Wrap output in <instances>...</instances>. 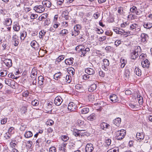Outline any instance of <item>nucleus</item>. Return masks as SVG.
Segmentation results:
<instances>
[{"label": "nucleus", "mask_w": 152, "mask_h": 152, "mask_svg": "<svg viewBox=\"0 0 152 152\" xmlns=\"http://www.w3.org/2000/svg\"><path fill=\"white\" fill-rule=\"evenodd\" d=\"M110 99L112 102H116L118 101L117 96L115 94H113L110 96Z\"/></svg>", "instance_id": "f8f14e48"}, {"label": "nucleus", "mask_w": 152, "mask_h": 152, "mask_svg": "<svg viewBox=\"0 0 152 152\" xmlns=\"http://www.w3.org/2000/svg\"><path fill=\"white\" fill-rule=\"evenodd\" d=\"M85 71L88 75H92L94 74L95 73L94 70L90 68L86 69Z\"/></svg>", "instance_id": "4468645a"}, {"label": "nucleus", "mask_w": 152, "mask_h": 152, "mask_svg": "<svg viewBox=\"0 0 152 152\" xmlns=\"http://www.w3.org/2000/svg\"><path fill=\"white\" fill-rule=\"evenodd\" d=\"M46 33V32L44 30L41 31L39 33V35L40 36H39V38H42V37L45 35Z\"/></svg>", "instance_id": "49530a36"}, {"label": "nucleus", "mask_w": 152, "mask_h": 152, "mask_svg": "<svg viewBox=\"0 0 152 152\" xmlns=\"http://www.w3.org/2000/svg\"><path fill=\"white\" fill-rule=\"evenodd\" d=\"M141 64L143 67L148 68L149 66V62L147 59L141 62Z\"/></svg>", "instance_id": "2eb2a0df"}, {"label": "nucleus", "mask_w": 152, "mask_h": 152, "mask_svg": "<svg viewBox=\"0 0 152 152\" xmlns=\"http://www.w3.org/2000/svg\"><path fill=\"white\" fill-rule=\"evenodd\" d=\"M136 136L138 140L140 139L142 140L143 139L144 137V136L142 133H137Z\"/></svg>", "instance_id": "a878e982"}, {"label": "nucleus", "mask_w": 152, "mask_h": 152, "mask_svg": "<svg viewBox=\"0 0 152 152\" xmlns=\"http://www.w3.org/2000/svg\"><path fill=\"white\" fill-rule=\"evenodd\" d=\"M89 111V109L88 107H83L81 109L80 113L82 114L88 113Z\"/></svg>", "instance_id": "aec40b11"}, {"label": "nucleus", "mask_w": 152, "mask_h": 152, "mask_svg": "<svg viewBox=\"0 0 152 152\" xmlns=\"http://www.w3.org/2000/svg\"><path fill=\"white\" fill-rule=\"evenodd\" d=\"M15 81L11 79H6L5 80V83L9 86H11L13 85Z\"/></svg>", "instance_id": "ddd939ff"}, {"label": "nucleus", "mask_w": 152, "mask_h": 152, "mask_svg": "<svg viewBox=\"0 0 152 152\" xmlns=\"http://www.w3.org/2000/svg\"><path fill=\"white\" fill-rule=\"evenodd\" d=\"M7 74V71L5 70H3L0 72V76L2 77H4L6 76Z\"/></svg>", "instance_id": "e433bc0d"}, {"label": "nucleus", "mask_w": 152, "mask_h": 152, "mask_svg": "<svg viewBox=\"0 0 152 152\" xmlns=\"http://www.w3.org/2000/svg\"><path fill=\"white\" fill-rule=\"evenodd\" d=\"M77 123L79 125H82L83 124V121L81 120L78 119L77 121Z\"/></svg>", "instance_id": "0e129e2a"}, {"label": "nucleus", "mask_w": 152, "mask_h": 152, "mask_svg": "<svg viewBox=\"0 0 152 152\" xmlns=\"http://www.w3.org/2000/svg\"><path fill=\"white\" fill-rule=\"evenodd\" d=\"M79 130L76 129H74L73 134L75 136L79 137Z\"/></svg>", "instance_id": "ea45409f"}, {"label": "nucleus", "mask_w": 152, "mask_h": 152, "mask_svg": "<svg viewBox=\"0 0 152 152\" xmlns=\"http://www.w3.org/2000/svg\"><path fill=\"white\" fill-rule=\"evenodd\" d=\"M3 62L5 65L8 68L10 67L12 65V60L11 59H5Z\"/></svg>", "instance_id": "9b49d317"}, {"label": "nucleus", "mask_w": 152, "mask_h": 152, "mask_svg": "<svg viewBox=\"0 0 152 152\" xmlns=\"http://www.w3.org/2000/svg\"><path fill=\"white\" fill-rule=\"evenodd\" d=\"M69 139L68 137L66 135H63L62 136V139L64 142H66Z\"/></svg>", "instance_id": "8fccbe9b"}, {"label": "nucleus", "mask_w": 152, "mask_h": 152, "mask_svg": "<svg viewBox=\"0 0 152 152\" xmlns=\"http://www.w3.org/2000/svg\"><path fill=\"white\" fill-rule=\"evenodd\" d=\"M93 145L91 143L87 144L85 148L86 152H92L94 150Z\"/></svg>", "instance_id": "6e6552de"}, {"label": "nucleus", "mask_w": 152, "mask_h": 152, "mask_svg": "<svg viewBox=\"0 0 152 152\" xmlns=\"http://www.w3.org/2000/svg\"><path fill=\"white\" fill-rule=\"evenodd\" d=\"M18 41V37L15 34L13 36L12 39V42L15 46H16L18 45L19 44Z\"/></svg>", "instance_id": "1a4fd4ad"}, {"label": "nucleus", "mask_w": 152, "mask_h": 152, "mask_svg": "<svg viewBox=\"0 0 152 152\" xmlns=\"http://www.w3.org/2000/svg\"><path fill=\"white\" fill-rule=\"evenodd\" d=\"M68 33V30L66 29H64L62 30L59 33V34L63 36L65 35Z\"/></svg>", "instance_id": "79ce46f5"}, {"label": "nucleus", "mask_w": 152, "mask_h": 152, "mask_svg": "<svg viewBox=\"0 0 152 152\" xmlns=\"http://www.w3.org/2000/svg\"><path fill=\"white\" fill-rule=\"evenodd\" d=\"M56 148L54 146L51 147L49 149V152H56Z\"/></svg>", "instance_id": "864d4df0"}, {"label": "nucleus", "mask_w": 152, "mask_h": 152, "mask_svg": "<svg viewBox=\"0 0 152 152\" xmlns=\"http://www.w3.org/2000/svg\"><path fill=\"white\" fill-rule=\"evenodd\" d=\"M48 14L46 13L43 14H42L41 16H39L38 18V20H39L41 21L43 20L44 19H46L48 17Z\"/></svg>", "instance_id": "c85d7f7f"}, {"label": "nucleus", "mask_w": 152, "mask_h": 152, "mask_svg": "<svg viewBox=\"0 0 152 152\" xmlns=\"http://www.w3.org/2000/svg\"><path fill=\"white\" fill-rule=\"evenodd\" d=\"M42 4L48 7H50L51 5V3L49 1L46 0L42 2Z\"/></svg>", "instance_id": "412c9836"}, {"label": "nucleus", "mask_w": 152, "mask_h": 152, "mask_svg": "<svg viewBox=\"0 0 152 152\" xmlns=\"http://www.w3.org/2000/svg\"><path fill=\"white\" fill-rule=\"evenodd\" d=\"M63 102V100L60 96L56 97L54 100V103L57 106L60 105Z\"/></svg>", "instance_id": "9d476101"}, {"label": "nucleus", "mask_w": 152, "mask_h": 152, "mask_svg": "<svg viewBox=\"0 0 152 152\" xmlns=\"http://www.w3.org/2000/svg\"><path fill=\"white\" fill-rule=\"evenodd\" d=\"M32 104L34 106L37 105L39 104V101L36 99H34L31 102Z\"/></svg>", "instance_id": "37998d69"}, {"label": "nucleus", "mask_w": 152, "mask_h": 152, "mask_svg": "<svg viewBox=\"0 0 152 152\" xmlns=\"http://www.w3.org/2000/svg\"><path fill=\"white\" fill-rule=\"evenodd\" d=\"M7 43L6 42H4L2 44V47L3 48V50H4L5 49H6L8 48L7 47Z\"/></svg>", "instance_id": "338daca9"}, {"label": "nucleus", "mask_w": 152, "mask_h": 152, "mask_svg": "<svg viewBox=\"0 0 152 152\" xmlns=\"http://www.w3.org/2000/svg\"><path fill=\"white\" fill-rule=\"evenodd\" d=\"M95 115L94 113L91 114L88 117V120L91 121L94 120L96 118Z\"/></svg>", "instance_id": "2f4dec72"}, {"label": "nucleus", "mask_w": 152, "mask_h": 152, "mask_svg": "<svg viewBox=\"0 0 152 152\" xmlns=\"http://www.w3.org/2000/svg\"><path fill=\"white\" fill-rule=\"evenodd\" d=\"M12 23V21L10 18H7L4 22V24L6 26L11 25Z\"/></svg>", "instance_id": "5701e85b"}, {"label": "nucleus", "mask_w": 152, "mask_h": 152, "mask_svg": "<svg viewBox=\"0 0 152 152\" xmlns=\"http://www.w3.org/2000/svg\"><path fill=\"white\" fill-rule=\"evenodd\" d=\"M88 97L89 101L90 102H92L95 100V96L92 94H89Z\"/></svg>", "instance_id": "72a5a7b5"}, {"label": "nucleus", "mask_w": 152, "mask_h": 152, "mask_svg": "<svg viewBox=\"0 0 152 152\" xmlns=\"http://www.w3.org/2000/svg\"><path fill=\"white\" fill-rule=\"evenodd\" d=\"M134 72L138 76H140L141 75V70L138 67H136L135 69Z\"/></svg>", "instance_id": "c756f323"}, {"label": "nucleus", "mask_w": 152, "mask_h": 152, "mask_svg": "<svg viewBox=\"0 0 152 152\" xmlns=\"http://www.w3.org/2000/svg\"><path fill=\"white\" fill-rule=\"evenodd\" d=\"M21 110V112L22 113H25L27 111V108L25 106L22 107Z\"/></svg>", "instance_id": "13d9d810"}, {"label": "nucleus", "mask_w": 152, "mask_h": 152, "mask_svg": "<svg viewBox=\"0 0 152 152\" xmlns=\"http://www.w3.org/2000/svg\"><path fill=\"white\" fill-rule=\"evenodd\" d=\"M97 87L96 85L94 84H92L88 88V91L90 92H92L95 90Z\"/></svg>", "instance_id": "dca6fc26"}, {"label": "nucleus", "mask_w": 152, "mask_h": 152, "mask_svg": "<svg viewBox=\"0 0 152 152\" xmlns=\"http://www.w3.org/2000/svg\"><path fill=\"white\" fill-rule=\"evenodd\" d=\"M80 33V31H74L72 32V35L73 36L75 37L77 36Z\"/></svg>", "instance_id": "de8ad7c7"}, {"label": "nucleus", "mask_w": 152, "mask_h": 152, "mask_svg": "<svg viewBox=\"0 0 152 152\" xmlns=\"http://www.w3.org/2000/svg\"><path fill=\"white\" fill-rule=\"evenodd\" d=\"M46 124L48 125L52 126L54 124V122L52 120H50L47 121Z\"/></svg>", "instance_id": "3c124183"}, {"label": "nucleus", "mask_w": 152, "mask_h": 152, "mask_svg": "<svg viewBox=\"0 0 152 152\" xmlns=\"http://www.w3.org/2000/svg\"><path fill=\"white\" fill-rule=\"evenodd\" d=\"M50 23V21L49 19L48 18L46 19L45 21L44 25L45 26L46 25L48 26L49 24Z\"/></svg>", "instance_id": "052dcab7"}, {"label": "nucleus", "mask_w": 152, "mask_h": 152, "mask_svg": "<svg viewBox=\"0 0 152 152\" xmlns=\"http://www.w3.org/2000/svg\"><path fill=\"white\" fill-rule=\"evenodd\" d=\"M77 106L73 102H70L68 104L67 108L68 110L71 112L74 111L75 110Z\"/></svg>", "instance_id": "423d86ee"}, {"label": "nucleus", "mask_w": 152, "mask_h": 152, "mask_svg": "<svg viewBox=\"0 0 152 152\" xmlns=\"http://www.w3.org/2000/svg\"><path fill=\"white\" fill-rule=\"evenodd\" d=\"M121 41L120 40H117L115 42V45L117 46L121 44Z\"/></svg>", "instance_id": "680f3d73"}, {"label": "nucleus", "mask_w": 152, "mask_h": 152, "mask_svg": "<svg viewBox=\"0 0 152 152\" xmlns=\"http://www.w3.org/2000/svg\"><path fill=\"white\" fill-rule=\"evenodd\" d=\"M148 35L145 33H142L141 35L142 42H145L146 41Z\"/></svg>", "instance_id": "b1692460"}, {"label": "nucleus", "mask_w": 152, "mask_h": 152, "mask_svg": "<svg viewBox=\"0 0 152 152\" xmlns=\"http://www.w3.org/2000/svg\"><path fill=\"white\" fill-rule=\"evenodd\" d=\"M38 83L41 86L44 83V77L42 76H40L38 77Z\"/></svg>", "instance_id": "bb28decb"}, {"label": "nucleus", "mask_w": 152, "mask_h": 152, "mask_svg": "<svg viewBox=\"0 0 152 152\" xmlns=\"http://www.w3.org/2000/svg\"><path fill=\"white\" fill-rule=\"evenodd\" d=\"M130 28L133 31H136L137 33L140 30V26L136 23L132 24L130 26Z\"/></svg>", "instance_id": "7ed1b4c3"}, {"label": "nucleus", "mask_w": 152, "mask_h": 152, "mask_svg": "<svg viewBox=\"0 0 152 152\" xmlns=\"http://www.w3.org/2000/svg\"><path fill=\"white\" fill-rule=\"evenodd\" d=\"M23 96L24 97L28 98L29 96V94L28 91H25L23 93Z\"/></svg>", "instance_id": "bf43d9fd"}, {"label": "nucleus", "mask_w": 152, "mask_h": 152, "mask_svg": "<svg viewBox=\"0 0 152 152\" xmlns=\"http://www.w3.org/2000/svg\"><path fill=\"white\" fill-rule=\"evenodd\" d=\"M38 17V15L37 14H32L30 16L31 18V19H34Z\"/></svg>", "instance_id": "6e6d98bb"}, {"label": "nucleus", "mask_w": 152, "mask_h": 152, "mask_svg": "<svg viewBox=\"0 0 152 152\" xmlns=\"http://www.w3.org/2000/svg\"><path fill=\"white\" fill-rule=\"evenodd\" d=\"M37 72L36 71H33L31 72V77L36 79L37 76Z\"/></svg>", "instance_id": "a19ab883"}, {"label": "nucleus", "mask_w": 152, "mask_h": 152, "mask_svg": "<svg viewBox=\"0 0 152 152\" xmlns=\"http://www.w3.org/2000/svg\"><path fill=\"white\" fill-rule=\"evenodd\" d=\"M90 50V49L88 48H84V50H83L81 51V55H83V56H85L86 53L89 52Z\"/></svg>", "instance_id": "473e14b6"}, {"label": "nucleus", "mask_w": 152, "mask_h": 152, "mask_svg": "<svg viewBox=\"0 0 152 152\" xmlns=\"http://www.w3.org/2000/svg\"><path fill=\"white\" fill-rule=\"evenodd\" d=\"M141 51V48L140 46H137V50H136L135 51H133L131 53V58L132 59L135 60L137 57L138 53L139 51L140 52Z\"/></svg>", "instance_id": "f03ea898"}, {"label": "nucleus", "mask_w": 152, "mask_h": 152, "mask_svg": "<svg viewBox=\"0 0 152 152\" xmlns=\"http://www.w3.org/2000/svg\"><path fill=\"white\" fill-rule=\"evenodd\" d=\"M63 77L65 79V80L66 81V83H69L71 81V78L70 75H66V77Z\"/></svg>", "instance_id": "f704fd0d"}, {"label": "nucleus", "mask_w": 152, "mask_h": 152, "mask_svg": "<svg viewBox=\"0 0 152 152\" xmlns=\"http://www.w3.org/2000/svg\"><path fill=\"white\" fill-rule=\"evenodd\" d=\"M125 93L126 95H129L132 94V92L130 90H126L125 91Z\"/></svg>", "instance_id": "e2e57ef3"}, {"label": "nucleus", "mask_w": 152, "mask_h": 152, "mask_svg": "<svg viewBox=\"0 0 152 152\" xmlns=\"http://www.w3.org/2000/svg\"><path fill=\"white\" fill-rule=\"evenodd\" d=\"M74 59L72 58L66 59L65 61V63L67 65L72 64L73 62Z\"/></svg>", "instance_id": "6ab92c4d"}, {"label": "nucleus", "mask_w": 152, "mask_h": 152, "mask_svg": "<svg viewBox=\"0 0 152 152\" xmlns=\"http://www.w3.org/2000/svg\"><path fill=\"white\" fill-rule=\"evenodd\" d=\"M130 74L129 70V69H126L125 70L124 76L126 78V79H128L129 77Z\"/></svg>", "instance_id": "c9c22d12"}, {"label": "nucleus", "mask_w": 152, "mask_h": 152, "mask_svg": "<svg viewBox=\"0 0 152 152\" xmlns=\"http://www.w3.org/2000/svg\"><path fill=\"white\" fill-rule=\"evenodd\" d=\"M11 136V134H10L9 133L7 132L5 134L4 137L7 139H8L10 138Z\"/></svg>", "instance_id": "5fc2aeb1"}, {"label": "nucleus", "mask_w": 152, "mask_h": 152, "mask_svg": "<svg viewBox=\"0 0 152 152\" xmlns=\"http://www.w3.org/2000/svg\"><path fill=\"white\" fill-rule=\"evenodd\" d=\"M32 132L30 131L26 132L24 135V137L26 138H30L32 137Z\"/></svg>", "instance_id": "393cba45"}, {"label": "nucleus", "mask_w": 152, "mask_h": 152, "mask_svg": "<svg viewBox=\"0 0 152 152\" xmlns=\"http://www.w3.org/2000/svg\"><path fill=\"white\" fill-rule=\"evenodd\" d=\"M37 45H38V43L35 40L32 41L30 43L31 46L34 49L36 48V46Z\"/></svg>", "instance_id": "4c0bfd02"}, {"label": "nucleus", "mask_w": 152, "mask_h": 152, "mask_svg": "<svg viewBox=\"0 0 152 152\" xmlns=\"http://www.w3.org/2000/svg\"><path fill=\"white\" fill-rule=\"evenodd\" d=\"M27 35V32L26 31H24L20 33V38L22 40H24Z\"/></svg>", "instance_id": "4be33fe9"}, {"label": "nucleus", "mask_w": 152, "mask_h": 152, "mask_svg": "<svg viewBox=\"0 0 152 152\" xmlns=\"http://www.w3.org/2000/svg\"><path fill=\"white\" fill-rule=\"evenodd\" d=\"M104 65L102 66V68L105 71H107L108 69L109 66L110 64L109 61L106 59L103 60Z\"/></svg>", "instance_id": "0eeeda50"}, {"label": "nucleus", "mask_w": 152, "mask_h": 152, "mask_svg": "<svg viewBox=\"0 0 152 152\" xmlns=\"http://www.w3.org/2000/svg\"><path fill=\"white\" fill-rule=\"evenodd\" d=\"M76 89L78 90H83V87L82 85L80 84H77L75 86Z\"/></svg>", "instance_id": "c03bdc74"}, {"label": "nucleus", "mask_w": 152, "mask_h": 152, "mask_svg": "<svg viewBox=\"0 0 152 152\" xmlns=\"http://www.w3.org/2000/svg\"><path fill=\"white\" fill-rule=\"evenodd\" d=\"M136 17L137 16L134 15L130 14L128 15V18H131V19H133L136 18Z\"/></svg>", "instance_id": "4d7b16f0"}, {"label": "nucleus", "mask_w": 152, "mask_h": 152, "mask_svg": "<svg viewBox=\"0 0 152 152\" xmlns=\"http://www.w3.org/2000/svg\"><path fill=\"white\" fill-rule=\"evenodd\" d=\"M106 143L107 146H109L110 145L111 143V140L110 139H107L106 140Z\"/></svg>", "instance_id": "774afa93"}, {"label": "nucleus", "mask_w": 152, "mask_h": 152, "mask_svg": "<svg viewBox=\"0 0 152 152\" xmlns=\"http://www.w3.org/2000/svg\"><path fill=\"white\" fill-rule=\"evenodd\" d=\"M143 26L145 28L150 29L152 27V23L148 22L146 23H145Z\"/></svg>", "instance_id": "7c9ffc66"}, {"label": "nucleus", "mask_w": 152, "mask_h": 152, "mask_svg": "<svg viewBox=\"0 0 152 152\" xmlns=\"http://www.w3.org/2000/svg\"><path fill=\"white\" fill-rule=\"evenodd\" d=\"M13 28L15 31H18L20 30V27L18 23L16 22L15 23L14 25Z\"/></svg>", "instance_id": "cd10ccee"}, {"label": "nucleus", "mask_w": 152, "mask_h": 152, "mask_svg": "<svg viewBox=\"0 0 152 152\" xmlns=\"http://www.w3.org/2000/svg\"><path fill=\"white\" fill-rule=\"evenodd\" d=\"M130 12L131 13H135L137 15H139L141 13V12L139 9L138 10L137 8L134 6L130 8Z\"/></svg>", "instance_id": "39448f33"}, {"label": "nucleus", "mask_w": 152, "mask_h": 152, "mask_svg": "<svg viewBox=\"0 0 152 152\" xmlns=\"http://www.w3.org/2000/svg\"><path fill=\"white\" fill-rule=\"evenodd\" d=\"M109 126L110 125L109 124L105 122H103L101 124V128L104 130H106Z\"/></svg>", "instance_id": "f3484780"}, {"label": "nucleus", "mask_w": 152, "mask_h": 152, "mask_svg": "<svg viewBox=\"0 0 152 152\" xmlns=\"http://www.w3.org/2000/svg\"><path fill=\"white\" fill-rule=\"evenodd\" d=\"M121 121L120 118H117L113 121V123L116 126H119L120 125Z\"/></svg>", "instance_id": "a211bd4d"}, {"label": "nucleus", "mask_w": 152, "mask_h": 152, "mask_svg": "<svg viewBox=\"0 0 152 152\" xmlns=\"http://www.w3.org/2000/svg\"><path fill=\"white\" fill-rule=\"evenodd\" d=\"M119 149L118 148H115V149H111L108 150L107 152H118Z\"/></svg>", "instance_id": "09e8293b"}, {"label": "nucleus", "mask_w": 152, "mask_h": 152, "mask_svg": "<svg viewBox=\"0 0 152 152\" xmlns=\"http://www.w3.org/2000/svg\"><path fill=\"white\" fill-rule=\"evenodd\" d=\"M34 9L37 12L42 13L45 11V8L42 5H37L34 7Z\"/></svg>", "instance_id": "20e7f679"}, {"label": "nucleus", "mask_w": 152, "mask_h": 152, "mask_svg": "<svg viewBox=\"0 0 152 152\" xmlns=\"http://www.w3.org/2000/svg\"><path fill=\"white\" fill-rule=\"evenodd\" d=\"M129 106L132 109H135L137 108V107L135 105H134L132 103H129Z\"/></svg>", "instance_id": "69168bd1"}, {"label": "nucleus", "mask_w": 152, "mask_h": 152, "mask_svg": "<svg viewBox=\"0 0 152 152\" xmlns=\"http://www.w3.org/2000/svg\"><path fill=\"white\" fill-rule=\"evenodd\" d=\"M64 56L61 55L59 56L56 59V62L58 63L60 62L61 61L63 60L64 58Z\"/></svg>", "instance_id": "58836bf2"}, {"label": "nucleus", "mask_w": 152, "mask_h": 152, "mask_svg": "<svg viewBox=\"0 0 152 152\" xmlns=\"http://www.w3.org/2000/svg\"><path fill=\"white\" fill-rule=\"evenodd\" d=\"M61 73L60 72H58L56 73L54 75V79H56L58 77H60V76L61 75Z\"/></svg>", "instance_id": "603ef678"}, {"label": "nucleus", "mask_w": 152, "mask_h": 152, "mask_svg": "<svg viewBox=\"0 0 152 152\" xmlns=\"http://www.w3.org/2000/svg\"><path fill=\"white\" fill-rule=\"evenodd\" d=\"M43 140L41 138H39L36 141V144L37 145H39L43 142Z\"/></svg>", "instance_id": "a18cd8bd"}, {"label": "nucleus", "mask_w": 152, "mask_h": 152, "mask_svg": "<svg viewBox=\"0 0 152 152\" xmlns=\"http://www.w3.org/2000/svg\"><path fill=\"white\" fill-rule=\"evenodd\" d=\"M126 134V131L124 129H121L118 131L116 132V136L118 140H121L122 139Z\"/></svg>", "instance_id": "f257e3e1"}]
</instances>
